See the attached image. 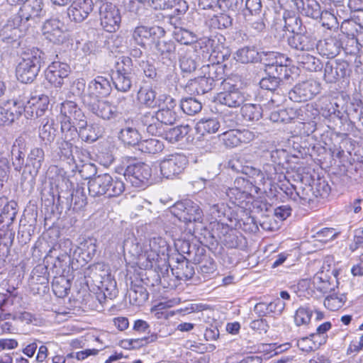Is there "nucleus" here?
Instances as JSON below:
<instances>
[{
    "label": "nucleus",
    "instance_id": "obj_49",
    "mask_svg": "<svg viewBox=\"0 0 363 363\" xmlns=\"http://www.w3.org/2000/svg\"><path fill=\"white\" fill-rule=\"evenodd\" d=\"M120 139L128 145H137L140 143V135L138 131L133 128H125L122 129L119 134Z\"/></svg>",
    "mask_w": 363,
    "mask_h": 363
},
{
    "label": "nucleus",
    "instance_id": "obj_14",
    "mask_svg": "<svg viewBox=\"0 0 363 363\" xmlns=\"http://www.w3.org/2000/svg\"><path fill=\"white\" fill-rule=\"evenodd\" d=\"M223 39L222 35L213 34L208 37L206 40V55L209 54L207 65H222L221 63L224 60L225 55L222 49L223 46L221 40Z\"/></svg>",
    "mask_w": 363,
    "mask_h": 363
},
{
    "label": "nucleus",
    "instance_id": "obj_30",
    "mask_svg": "<svg viewBox=\"0 0 363 363\" xmlns=\"http://www.w3.org/2000/svg\"><path fill=\"white\" fill-rule=\"evenodd\" d=\"M26 29L27 25L23 23H21V26L14 25L13 18L11 21H9L1 32L2 40L8 43L16 42L23 35Z\"/></svg>",
    "mask_w": 363,
    "mask_h": 363
},
{
    "label": "nucleus",
    "instance_id": "obj_36",
    "mask_svg": "<svg viewBox=\"0 0 363 363\" xmlns=\"http://www.w3.org/2000/svg\"><path fill=\"white\" fill-rule=\"evenodd\" d=\"M259 61L264 65V70L267 72V69H269V67H274L275 65L279 63L288 62L289 59L279 52H262L259 54Z\"/></svg>",
    "mask_w": 363,
    "mask_h": 363
},
{
    "label": "nucleus",
    "instance_id": "obj_25",
    "mask_svg": "<svg viewBox=\"0 0 363 363\" xmlns=\"http://www.w3.org/2000/svg\"><path fill=\"white\" fill-rule=\"evenodd\" d=\"M109 180V174H101L94 176L88 182L89 193L91 196H99L106 195L108 184Z\"/></svg>",
    "mask_w": 363,
    "mask_h": 363
},
{
    "label": "nucleus",
    "instance_id": "obj_63",
    "mask_svg": "<svg viewBox=\"0 0 363 363\" xmlns=\"http://www.w3.org/2000/svg\"><path fill=\"white\" fill-rule=\"evenodd\" d=\"M23 104V96H19V98L16 99L9 101L5 104L9 112H11L12 116H13L16 119H18L22 115L23 111L22 107Z\"/></svg>",
    "mask_w": 363,
    "mask_h": 363
},
{
    "label": "nucleus",
    "instance_id": "obj_45",
    "mask_svg": "<svg viewBox=\"0 0 363 363\" xmlns=\"http://www.w3.org/2000/svg\"><path fill=\"white\" fill-rule=\"evenodd\" d=\"M260 52L255 47H244L236 52V60L241 63H250L259 61Z\"/></svg>",
    "mask_w": 363,
    "mask_h": 363
},
{
    "label": "nucleus",
    "instance_id": "obj_1",
    "mask_svg": "<svg viewBox=\"0 0 363 363\" xmlns=\"http://www.w3.org/2000/svg\"><path fill=\"white\" fill-rule=\"evenodd\" d=\"M122 164L125 167L123 176L132 186L143 188L155 181L152 177V167L148 164L137 162L135 158L130 157H123Z\"/></svg>",
    "mask_w": 363,
    "mask_h": 363
},
{
    "label": "nucleus",
    "instance_id": "obj_62",
    "mask_svg": "<svg viewBox=\"0 0 363 363\" xmlns=\"http://www.w3.org/2000/svg\"><path fill=\"white\" fill-rule=\"evenodd\" d=\"M313 312L308 308L300 307L296 311L294 315V321L296 325L308 324L311 318Z\"/></svg>",
    "mask_w": 363,
    "mask_h": 363
},
{
    "label": "nucleus",
    "instance_id": "obj_22",
    "mask_svg": "<svg viewBox=\"0 0 363 363\" xmlns=\"http://www.w3.org/2000/svg\"><path fill=\"white\" fill-rule=\"evenodd\" d=\"M321 55L328 58H333L337 56L342 47V39L330 37L323 41H319L315 46Z\"/></svg>",
    "mask_w": 363,
    "mask_h": 363
},
{
    "label": "nucleus",
    "instance_id": "obj_51",
    "mask_svg": "<svg viewBox=\"0 0 363 363\" xmlns=\"http://www.w3.org/2000/svg\"><path fill=\"white\" fill-rule=\"evenodd\" d=\"M284 28L293 35L303 33L305 28L299 16L296 15L284 16Z\"/></svg>",
    "mask_w": 363,
    "mask_h": 363
},
{
    "label": "nucleus",
    "instance_id": "obj_40",
    "mask_svg": "<svg viewBox=\"0 0 363 363\" xmlns=\"http://www.w3.org/2000/svg\"><path fill=\"white\" fill-rule=\"evenodd\" d=\"M16 206V202H9L6 198V202L0 209V223H5L9 226L13 223L17 213Z\"/></svg>",
    "mask_w": 363,
    "mask_h": 363
},
{
    "label": "nucleus",
    "instance_id": "obj_46",
    "mask_svg": "<svg viewBox=\"0 0 363 363\" xmlns=\"http://www.w3.org/2000/svg\"><path fill=\"white\" fill-rule=\"evenodd\" d=\"M344 36H359L363 33V26L356 19L345 20L340 26Z\"/></svg>",
    "mask_w": 363,
    "mask_h": 363
},
{
    "label": "nucleus",
    "instance_id": "obj_5",
    "mask_svg": "<svg viewBox=\"0 0 363 363\" xmlns=\"http://www.w3.org/2000/svg\"><path fill=\"white\" fill-rule=\"evenodd\" d=\"M329 190L330 187L328 184L324 182H319L316 186L315 191L313 186L306 185L298 191H295V192L291 191L290 192H286V194H289L290 198L294 201H298L301 205L313 208L316 205L318 198H324L328 196Z\"/></svg>",
    "mask_w": 363,
    "mask_h": 363
},
{
    "label": "nucleus",
    "instance_id": "obj_7",
    "mask_svg": "<svg viewBox=\"0 0 363 363\" xmlns=\"http://www.w3.org/2000/svg\"><path fill=\"white\" fill-rule=\"evenodd\" d=\"M169 245L167 241L161 238H152L147 243H144L140 252H137L139 259L147 261L146 267L152 266V263L157 261L160 255L168 253Z\"/></svg>",
    "mask_w": 363,
    "mask_h": 363
},
{
    "label": "nucleus",
    "instance_id": "obj_34",
    "mask_svg": "<svg viewBox=\"0 0 363 363\" xmlns=\"http://www.w3.org/2000/svg\"><path fill=\"white\" fill-rule=\"evenodd\" d=\"M172 272L179 280L189 279L194 274L193 266L182 255L177 258V265L172 269Z\"/></svg>",
    "mask_w": 363,
    "mask_h": 363
},
{
    "label": "nucleus",
    "instance_id": "obj_57",
    "mask_svg": "<svg viewBox=\"0 0 363 363\" xmlns=\"http://www.w3.org/2000/svg\"><path fill=\"white\" fill-rule=\"evenodd\" d=\"M31 99V105L36 108L35 116L38 118L41 116L44 111H46L49 105V99L46 95L41 94L39 96H33L30 97Z\"/></svg>",
    "mask_w": 363,
    "mask_h": 363
},
{
    "label": "nucleus",
    "instance_id": "obj_64",
    "mask_svg": "<svg viewBox=\"0 0 363 363\" xmlns=\"http://www.w3.org/2000/svg\"><path fill=\"white\" fill-rule=\"evenodd\" d=\"M280 82L279 79H277L271 74L268 75L267 77L262 78L259 82V85L262 89L267 90V93H269L279 89L280 87Z\"/></svg>",
    "mask_w": 363,
    "mask_h": 363
},
{
    "label": "nucleus",
    "instance_id": "obj_32",
    "mask_svg": "<svg viewBox=\"0 0 363 363\" xmlns=\"http://www.w3.org/2000/svg\"><path fill=\"white\" fill-rule=\"evenodd\" d=\"M77 126L79 128L77 136L88 143L96 141L101 134L99 127L96 124L87 125L86 118L77 123Z\"/></svg>",
    "mask_w": 363,
    "mask_h": 363
},
{
    "label": "nucleus",
    "instance_id": "obj_27",
    "mask_svg": "<svg viewBox=\"0 0 363 363\" xmlns=\"http://www.w3.org/2000/svg\"><path fill=\"white\" fill-rule=\"evenodd\" d=\"M75 121L77 123L86 118L84 113L78 105L72 101H65L60 104L59 118Z\"/></svg>",
    "mask_w": 363,
    "mask_h": 363
},
{
    "label": "nucleus",
    "instance_id": "obj_35",
    "mask_svg": "<svg viewBox=\"0 0 363 363\" xmlns=\"http://www.w3.org/2000/svg\"><path fill=\"white\" fill-rule=\"evenodd\" d=\"M325 344L323 337L310 334L309 336L303 337L297 340V347L302 351L310 352L318 350Z\"/></svg>",
    "mask_w": 363,
    "mask_h": 363
},
{
    "label": "nucleus",
    "instance_id": "obj_44",
    "mask_svg": "<svg viewBox=\"0 0 363 363\" xmlns=\"http://www.w3.org/2000/svg\"><path fill=\"white\" fill-rule=\"evenodd\" d=\"M71 284L65 276L55 277L52 282L54 294L59 298H63L68 294Z\"/></svg>",
    "mask_w": 363,
    "mask_h": 363
},
{
    "label": "nucleus",
    "instance_id": "obj_54",
    "mask_svg": "<svg viewBox=\"0 0 363 363\" xmlns=\"http://www.w3.org/2000/svg\"><path fill=\"white\" fill-rule=\"evenodd\" d=\"M110 182L108 184L106 196L108 197H116L122 194L125 190L123 182L117 177H113L109 174Z\"/></svg>",
    "mask_w": 363,
    "mask_h": 363
},
{
    "label": "nucleus",
    "instance_id": "obj_31",
    "mask_svg": "<svg viewBox=\"0 0 363 363\" xmlns=\"http://www.w3.org/2000/svg\"><path fill=\"white\" fill-rule=\"evenodd\" d=\"M137 99L141 105L147 108H154L162 105L159 97L156 99V92L151 86L140 87L138 91Z\"/></svg>",
    "mask_w": 363,
    "mask_h": 363
},
{
    "label": "nucleus",
    "instance_id": "obj_13",
    "mask_svg": "<svg viewBox=\"0 0 363 363\" xmlns=\"http://www.w3.org/2000/svg\"><path fill=\"white\" fill-rule=\"evenodd\" d=\"M159 101L162 105L158 111H155L162 127L174 124L177 121V113L174 111L176 106L175 100L167 94L159 96Z\"/></svg>",
    "mask_w": 363,
    "mask_h": 363
},
{
    "label": "nucleus",
    "instance_id": "obj_60",
    "mask_svg": "<svg viewBox=\"0 0 363 363\" xmlns=\"http://www.w3.org/2000/svg\"><path fill=\"white\" fill-rule=\"evenodd\" d=\"M96 240L92 238L86 239L80 244L82 254L86 256L85 259H91L96 252Z\"/></svg>",
    "mask_w": 363,
    "mask_h": 363
},
{
    "label": "nucleus",
    "instance_id": "obj_59",
    "mask_svg": "<svg viewBox=\"0 0 363 363\" xmlns=\"http://www.w3.org/2000/svg\"><path fill=\"white\" fill-rule=\"evenodd\" d=\"M346 300L347 297L344 294L340 296L332 294L325 299L324 305L330 311H337L344 305Z\"/></svg>",
    "mask_w": 363,
    "mask_h": 363
},
{
    "label": "nucleus",
    "instance_id": "obj_18",
    "mask_svg": "<svg viewBox=\"0 0 363 363\" xmlns=\"http://www.w3.org/2000/svg\"><path fill=\"white\" fill-rule=\"evenodd\" d=\"M209 99L215 104L237 108L243 104L245 97L238 89L233 87L229 91L219 92Z\"/></svg>",
    "mask_w": 363,
    "mask_h": 363
},
{
    "label": "nucleus",
    "instance_id": "obj_23",
    "mask_svg": "<svg viewBox=\"0 0 363 363\" xmlns=\"http://www.w3.org/2000/svg\"><path fill=\"white\" fill-rule=\"evenodd\" d=\"M111 79L119 91L127 92L132 86L131 72L123 67H118L116 71H112Z\"/></svg>",
    "mask_w": 363,
    "mask_h": 363
},
{
    "label": "nucleus",
    "instance_id": "obj_6",
    "mask_svg": "<svg viewBox=\"0 0 363 363\" xmlns=\"http://www.w3.org/2000/svg\"><path fill=\"white\" fill-rule=\"evenodd\" d=\"M44 14L43 0H28L13 17V24L21 26L23 23L28 27L37 23Z\"/></svg>",
    "mask_w": 363,
    "mask_h": 363
},
{
    "label": "nucleus",
    "instance_id": "obj_43",
    "mask_svg": "<svg viewBox=\"0 0 363 363\" xmlns=\"http://www.w3.org/2000/svg\"><path fill=\"white\" fill-rule=\"evenodd\" d=\"M130 301L135 306L143 305L149 297L146 289L140 285H133L128 291Z\"/></svg>",
    "mask_w": 363,
    "mask_h": 363
},
{
    "label": "nucleus",
    "instance_id": "obj_20",
    "mask_svg": "<svg viewBox=\"0 0 363 363\" xmlns=\"http://www.w3.org/2000/svg\"><path fill=\"white\" fill-rule=\"evenodd\" d=\"M94 3L92 0H74L67 9V15L76 22H82L92 11Z\"/></svg>",
    "mask_w": 363,
    "mask_h": 363
},
{
    "label": "nucleus",
    "instance_id": "obj_2",
    "mask_svg": "<svg viewBox=\"0 0 363 363\" xmlns=\"http://www.w3.org/2000/svg\"><path fill=\"white\" fill-rule=\"evenodd\" d=\"M43 52L33 48L25 51L16 67L17 79L22 83H31L36 78L43 62Z\"/></svg>",
    "mask_w": 363,
    "mask_h": 363
},
{
    "label": "nucleus",
    "instance_id": "obj_38",
    "mask_svg": "<svg viewBox=\"0 0 363 363\" xmlns=\"http://www.w3.org/2000/svg\"><path fill=\"white\" fill-rule=\"evenodd\" d=\"M164 148V143L157 138H149L141 140L138 144V150L143 153L157 155L162 152Z\"/></svg>",
    "mask_w": 363,
    "mask_h": 363
},
{
    "label": "nucleus",
    "instance_id": "obj_37",
    "mask_svg": "<svg viewBox=\"0 0 363 363\" xmlns=\"http://www.w3.org/2000/svg\"><path fill=\"white\" fill-rule=\"evenodd\" d=\"M267 98H269L267 102L263 104L265 111H270L272 108H279L286 101V95L281 87L266 93Z\"/></svg>",
    "mask_w": 363,
    "mask_h": 363
},
{
    "label": "nucleus",
    "instance_id": "obj_28",
    "mask_svg": "<svg viewBox=\"0 0 363 363\" xmlns=\"http://www.w3.org/2000/svg\"><path fill=\"white\" fill-rule=\"evenodd\" d=\"M45 160L44 150L40 147H34L30 150L28 155L26 168H28L29 173L35 177L40 169Z\"/></svg>",
    "mask_w": 363,
    "mask_h": 363
},
{
    "label": "nucleus",
    "instance_id": "obj_48",
    "mask_svg": "<svg viewBox=\"0 0 363 363\" xmlns=\"http://www.w3.org/2000/svg\"><path fill=\"white\" fill-rule=\"evenodd\" d=\"M189 132V126L177 125L169 129L164 133V138L171 143H174L183 139Z\"/></svg>",
    "mask_w": 363,
    "mask_h": 363
},
{
    "label": "nucleus",
    "instance_id": "obj_12",
    "mask_svg": "<svg viewBox=\"0 0 363 363\" xmlns=\"http://www.w3.org/2000/svg\"><path fill=\"white\" fill-rule=\"evenodd\" d=\"M320 91V84L313 79H309L296 84L289 92V97L296 102L306 101L313 99Z\"/></svg>",
    "mask_w": 363,
    "mask_h": 363
},
{
    "label": "nucleus",
    "instance_id": "obj_19",
    "mask_svg": "<svg viewBox=\"0 0 363 363\" xmlns=\"http://www.w3.org/2000/svg\"><path fill=\"white\" fill-rule=\"evenodd\" d=\"M253 133L247 130H240L232 129L218 136V140L223 141L226 147H235L242 143H247L252 140Z\"/></svg>",
    "mask_w": 363,
    "mask_h": 363
},
{
    "label": "nucleus",
    "instance_id": "obj_55",
    "mask_svg": "<svg viewBox=\"0 0 363 363\" xmlns=\"http://www.w3.org/2000/svg\"><path fill=\"white\" fill-rule=\"evenodd\" d=\"M303 11L306 16L314 19H318L321 16V10L319 3L315 0H306L303 2Z\"/></svg>",
    "mask_w": 363,
    "mask_h": 363
},
{
    "label": "nucleus",
    "instance_id": "obj_56",
    "mask_svg": "<svg viewBox=\"0 0 363 363\" xmlns=\"http://www.w3.org/2000/svg\"><path fill=\"white\" fill-rule=\"evenodd\" d=\"M313 284L317 290L327 293L334 289L332 286L331 281L327 279V276L323 272L317 273L313 278Z\"/></svg>",
    "mask_w": 363,
    "mask_h": 363
},
{
    "label": "nucleus",
    "instance_id": "obj_9",
    "mask_svg": "<svg viewBox=\"0 0 363 363\" xmlns=\"http://www.w3.org/2000/svg\"><path fill=\"white\" fill-rule=\"evenodd\" d=\"M84 104L89 111L104 120H111L118 116V111L108 101L86 96L84 99Z\"/></svg>",
    "mask_w": 363,
    "mask_h": 363
},
{
    "label": "nucleus",
    "instance_id": "obj_33",
    "mask_svg": "<svg viewBox=\"0 0 363 363\" xmlns=\"http://www.w3.org/2000/svg\"><path fill=\"white\" fill-rule=\"evenodd\" d=\"M294 57L297 64L310 72H317L322 68L320 60L311 55L309 52H296Z\"/></svg>",
    "mask_w": 363,
    "mask_h": 363
},
{
    "label": "nucleus",
    "instance_id": "obj_39",
    "mask_svg": "<svg viewBox=\"0 0 363 363\" xmlns=\"http://www.w3.org/2000/svg\"><path fill=\"white\" fill-rule=\"evenodd\" d=\"M54 120L45 118L42 121V127L40 128L39 136L45 145L51 143L55 138Z\"/></svg>",
    "mask_w": 363,
    "mask_h": 363
},
{
    "label": "nucleus",
    "instance_id": "obj_26",
    "mask_svg": "<svg viewBox=\"0 0 363 363\" xmlns=\"http://www.w3.org/2000/svg\"><path fill=\"white\" fill-rule=\"evenodd\" d=\"M89 95L96 97L106 96L109 95L111 91V86L108 79L103 76H97L91 80L88 86Z\"/></svg>",
    "mask_w": 363,
    "mask_h": 363
},
{
    "label": "nucleus",
    "instance_id": "obj_3",
    "mask_svg": "<svg viewBox=\"0 0 363 363\" xmlns=\"http://www.w3.org/2000/svg\"><path fill=\"white\" fill-rule=\"evenodd\" d=\"M211 231L208 232L211 240L206 244L209 251L216 254L218 248V240L228 248H237L241 243V238L234 229H230L228 225L218 222H211Z\"/></svg>",
    "mask_w": 363,
    "mask_h": 363
},
{
    "label": "nucleus",
    "instance_id": "obj_53",
    "mask_svg": "<svg viewBox=\"0 0 363 363\" xmlns=\"http://www.w3.org/2000/svg\"><path fill=\"white\" fill-rule=\"evenodd\" d=\"M180 106L183 111L188 115H194L202 109L201 102L192 97L182 99Z\"/></svg>",
    "mask_w": 363,
    "mask_h": 363
},
{
    "label": "nucleus",
    "instance_id": "obj_8",
    "mask_svg": "<svg viewBox=\"0 0 363 363\" xmlns=\"http://www.w3.org/2000/svg\"><path fill=\"white\" fill-rule=\"evenodd\" d=\"M99 18L102 28L113 33L121 26V16L118 8L111 2H103L99 6Z\"/></svg>",
    "mask_w": 363,
    "mask_h": 363
},
{
    "label": "nucleus",
    "instance_id": "obj_16",
    "mask_svg": "<svg viewBox=\"0 0 363 363\" xmlns=\"http://www.w3.org/2000/svg\"><path fill=\"white\" fill-rule=\"evenodd\" d=\"M64 23L57 18L47 20L42 28L43 34L50 42L55 44L62 43L65 39Z\"/></svg>",
    "mask_w": 363,
    "mask_h": 363
},
{
    "label": "nucleus",
    "instance_id": "obj_11",
    "mask_svg": "<svg viewBox=\"0 0 363 363\" xmlns=\"http://www.w3.org/2000/svg\"><path fill=\"white\" fill-rule=\"evenodd\" d=\"M187 162V158L184 155H169L160 162V173L164 178L173 179L184 171Z\"/></svg>",
    "mask_w": 363,
    "mask_h": 363
},
{
    "label": "nucleus",
    "instance_id": "obj_42",
    "mask_svg": "<svg viewBox=\"0 0 363 363\" xmlns=\"http://www.w3.org/2000/svg\"><path fill=\"white\" fill-rule=\"evenodd\" d=\"M228 167L235 172H241L246 175L257 176L263 179L260 170L252 167L245 166L242 164L240 158H233L228 162Z\"/></svg>",
    "mask_w": 363,
    "mask_h": 363
},
{
    "label": "nucleus",
    "instance_id": "obj_10",
    "mask_svg": "<svg viewBox=\"0 0 363 363\" xmlns=\"http://www.w3.org/2000/svg\"><path fill=\"white\" fill-rule=\"evenodd\" d=\"M165 33L164 29L160 26L139 25L133 29L131 40L135 45L145 48L147 40L151 39L155 41L156 39H160L165 35Z\"/></svg>",
    "mask_w": 363,
    "mask_h": 363
},
{
    "label": "nucleus",
    "instance_id": "obj_17",
    "mask_svg": "<svg viewBox=\"0 0 363 363\" xmlns=\"http://www.w3.org/2000/svg\"><path fill=\"white\" fill-rule=\"evenodd\" d=\"M70 73L69 66L64 62L55 61L52 62L45 71V78L52 84L60 87L64 83Z\"/></svg>",
    "mask_w": 363,
    "mask_h": 363
},
{
    "label": "nucleus",
    "instance_id": "obj_41",
    "mask_svg": "<svg viewBox=\"0 0 363 363\" xmlns=\"http://www.w3.org/2000/svg\"><path fill=\"white\" fill-rule=\"evenodd\" d=\"M263 106L246 104L242 105L241 108V114L243 118L247 121H258L262 116V112L264 111Z\"/></svg>",
    "mask_w": 363,
    "mask_h": 363
},
{
    "label": "nucleus",
    "instance_id": "obj_47",
    "mask_svg": "<svg viewBox=\"0 0 363 363\" xmlns=\"http://www.w3.org/2000/svg\"><path fill=\"white\" fill-rule=\"evenodd\" d=\"M61 124L62 138L65 140H74L77 137L78 131L75 125L77 122L73 120L60 118Z\"/></svg>",
    "mask_w": 363,
    "mask_h": 363
},
{
    "label": "nucleus",
    "instance_id": "obj_15",
    "mask_svg": "<svg viewBox=\"0 0 363 363\" xmlns=\"http://www.w3.org/2000/svg\"><path fill=\"white\" fill-rule=\"evenodd\" d=\"M349 64L345 60L328 61L324 67V79L328 83H335L350 73Z\"/></svg>",
    "mask_w": 363,
    "mask_h": 363
},
{
    "label": "nucleus",
    "instance_id": "obj_4",
    "mask_svg": "<svg viewBox=\"0 0 363 363\" xmlns=\"http://www.w3.org/2000/svg\"><path fill=\"white\" fill-rule=\"evenodd\" d=\"M170 211L180 221L185 223L193 222L194 233H200L204 230L203 211L194 201L191 200L178 201L171 207Z\"/></svg>",
    "mask_w": 363,
    "mask_h": 363
},
{
    "label": "nucleus",
    "instance_id": "obj_52",
    "mask_svg": "<svg viewBox=\"0 0 363 363\" xmlns=\"http://www.w3.org/2000/svg\"><path fill=\"white\" fill-rule=\"evenodd\" d=\"M342 39V47L341 49L344 50L347 55H354L359 50V36H344Z\"/></svg>",
    "mask_w": 363,
    "mask_h": 363
},
{
    "label": "nucleus",
    "instance_id": "obj_29",
    "mask_svg": "<svg viewBox=\"0 0 363 363\" xmlns=\"http://www.w3.org/2000/svg\"><path fill=\"white\" fill-rule=\"evenodd\" d=\"M140 122L149 134L160 136L164 133V127H162L155 111L145 113L140 117Z\"/></svg>",
    "mask_w": 363,
    "mask_h": 363
},
{
    "label": "nucleus",
    "instance_id": "obj_50",
    "mask_svg": "<svg viewBox=\"0 0 363 363\" xmlns=\"http://www.w3.org/2000/svg\"><path fill=\"white\" fill-rule=\"evenodd\" d=\"M292 70L289 67L287 62L279 63L275 65L274 67H271L267 69V74L268 75H272L275 77L280 82L283 79H289L291 77Z\"/></svg>",
    "mask_w": 363,
    "mask_h": 363
},
{
    "label": "nucleus",
    "instance_id": "obj_61",
    "mask_svg": "<svg viewBox=\"0 0 363 363\" xmlns=\"http://www.w3.org/2000/svg\"><path fill=\"white\" fill-rule=\"evenodd\" d=\"M72 202L73 208L76 210H81L86 204V196L83 187H77L72 194Z\"/></svg>",
    "mask_w": 363,
    "mask_h": 363
},
{
    "label": "nucleus",
    "instance_id": "obj_58",
    "mask_svg": "<svg viewBox=\"0 0 363 363\" xmlns=\"http://www.w3.org/2000/svg\"><path fill=\"white\" fill-rule=\"evenodd\" d=\"M174 38L181 44L189 45L196 41L195 35L190 31L176 26L173 31Z\"/></svg>",
    "mask_w": 363,
    "mask_h": 363
},
{
    "label": "nucleus",
    "instance_id": "obj_21",
    "mask_svg": "<svg viewBox=\"0 0 363 363\" xmlns=\"http://www.w3.org/2000/svg\"><path fill=\"white\" fill-rule=\"evenodd\" d=\"M288 44L291 48L297 52H311L314 50L316 46L315 39L309 35L300 33L291 35L288 38Z\"/></svg>",
    "mask_w": 363,
    "mask_h": 363
},
{
    "label": "nucleus",
    "instance_id": "obj_24",
    "mask_svg": "<svg viewBox=\"0 0 363 363\" xmlns=\"http://www.w3.org/2000/svg\"><path fill=\"white\" fill-rule=\"evenodd\" d=\"M154 44V53L163 61V63L171 62L174 57L175 45L172 40L156 39Z\"/></svg>",
    "mask_w": 363,
    "mask_h": 363
}]
</instances>
